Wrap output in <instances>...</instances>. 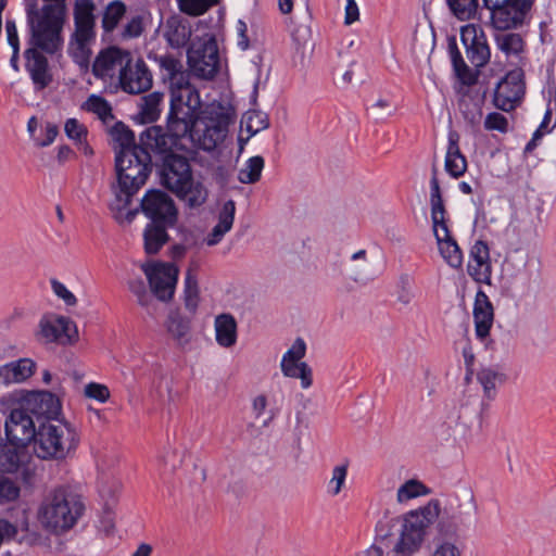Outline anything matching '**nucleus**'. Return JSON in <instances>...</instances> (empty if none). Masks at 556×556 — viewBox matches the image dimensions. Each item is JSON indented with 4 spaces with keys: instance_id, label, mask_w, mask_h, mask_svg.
Instances as JSON below:
<instances>
[{
    "instance_id": "f257e3e1",
    "label": "nucleus",
    "mask_w": 556,
    "mask_h": 556,
    "mask_svg": "<svg viewBox=\"0 0 556 556\" xmlns=\"http://www.w3.org/2000/svg\"><path fill=\"white\" fill-rule=\"evenodd\" d=\"M25 12L30 37L24 52L25 70L36 90L46 89L53 80L48 59L42 54H54L63 47L62 30L65 18L62 9L39 7L37 0H25Z\"/></svg>"
},
{
    "instance_id": "f03ea898",
    "label": "nucleus",
    "mask_w": 556,
    "mask_h": 556,
    "mask_svg": "<svg viewBox=\"0 0 556 556\" xmlns=\"http://www.w3.org/2000/svg\"><path fill=\"white\" fill-rule=\"evenodd\" d=\"M151 150L115 155L116 184L112 185L114 200L110 204L118 223H131L138 210H128L132 197L147 182L152 170Z\"/></svg>"
},
{
    "instance_id": "7ed1b4c3",
    "label": "nucleus",
    "mask_w": 556,
    "mask_h": 556,
    "mask_svg": "<svg viewBox=\"0 0 556 556\" xmlns=\"http://www.w3.org/2000/svg\"><path fill=\"white\" fill-rule=\"evenodd\" d=\"M141 142L159 156L161 184L173 193L182 191L193 176L188 159L175 152L185 149V144L161 126L147 128L141 134Z\"/></svg>"
},
{
    "instance_id": "20e7f679",
    "label": "nucleus",
    "mask_w": 556,
    "mask_h": 556,
    "mask_svg": "<svg viewBox=\"0 0 556 556\" xmlns=\"http://www.w3.org/2000/svg\"><path fill=\"white\" fill-rule=\"evenodd\" d=\"M186 125L173 128L166 123V130L180 142L189 141L193 148L213 151L224 141L228 132L229 117L220 108L190 110L182 119Z\"/></svg>"
},
{
    "instance_id": "39448f33",
    "label": "nucleus",
    "mask_w": 556,
    "mask_h": 556,
    "mask_svg": "<svg viewBox=\"0 0 556 556\" xmlns=\"http://www.w3.org/2000/svg\"><path fill=\"white\" fill-rule=\"evenodd\" d=\"M84 510L85 504L79 495L58 489L40 504L38 520L46 530L63 533L77 523Z\"/></svg>"
},
{
    "instance_id": "423d86ee",
    "label": "nucleus",
    "mask_w": 556,
    "mask_h": 556,
    "mask_svg": "<svg viewBox=\"0 0 556 556\" xmlns=\"http://www.w3.org/2000/svg\"><path fill=\"white\" fill-rule=\"evenodd\" d=\"M78 443L79 437L72 424L49 418L38 425L34 452L41 459L63 460L74 455Z\"/></svg>"
},
{
    "instance_id": "0eeeda50",
    "label": "nucleus",
    "mask_w": 556,
    "mask_h": 556,
    "mask_svg": "<svg viewBox=\"0 0 556 556\" xmlns=\"http://www.w3.org/2000/svg\"><path fill=\"white\" fill-rule=\"evenodd\" d=\"M441 511L440 502L430 500L425 506L407 511L402 517L400 538L393 547L395 556H412L425 542L430 527Z\"/></svg>"
},
{
    "instance_id": "6e6552de",
    "label": "nucleus",
    "mask_w": 556,
    "mask_h": 556,
    "mask_svg": "<svg viewBox=\"0 0 556 556\" xmlns=\"http://www.w3.org/2000/svg\"><path fill=\"white\" fill-rule=\"evenodd\" d=\"M96 5L92 0H76L74 7V33L70 40V52L76 63L89 62L91 45L96 41Z\"/></svg>"
},
{
    "instance_id": "1a4fd4ad",
    "label": "nucleus",
    "mask_w": 556,
    "mask_h": 556,
    "mask_svg": "<svg viewBox=\"0 0 556 556\" xmlns=\"http://www.w3.org/2000/svg\"><path fill=\"white\" fill-rule=\"evenodd\" d=\"M170 104L166 123L173 128H181L186 125L182 121L190 110H200L201 98L198 89L189 81V74L181 68L177 74L170 76Z\"/></svg>"
},
{
    "instance_id": "9d476101",
    "label": "nucleus",
    "mask_w": 556,
    "mask_h": 556,
    "mask_svg": "<svg viewBox=\"0 0 556 556\" xmlns=\"http://www.w3.org/2000/svg\"><path fill=\"white\" fill-rule=\"evenodd\" d=\"M535 0H483L490 11V23L498 30L516 29L523 25Z\"/></svg>"
},
{
    "instance_id": "9b49d317",
    "label": "nucleus",
    "mask_w": 556,
    "mask_h": 556,
    "mask_svg": "<svg viewBox=\"0 0 556 556\" xmlns=\"http://www.w3.org/2000/svg\"><path fill=\"white\" fill-rule=\"evenodd\" d=\"M188 64L197 77L212 79L219 70V53L216 39L205 34L197 38L187 52Z\"/></svg>"
},
{
    "instance_id": "f8f14e48",
    "label": "nucleus",
    "mask_w": 556,
    "mask_h": 556,
    "mask_svg": "<svg viewBox=\"0 0 556 556\" xmlns=\"http://www.w3.org/2000/svg\"><path fill=\"white\" fill-rule=\"evenodd\" d=\"M141 269L147 276L152 293L162 302L173 299L179 270L174 264H142Z\"/></svg>"
},
{
    "instance_id": "ddd939ff",
    "label": "nucleus",
    "mask_w": 556,
    "mask_h": 556,
    "mask_svg": "<svg viewBox=\"0 0 556 556\" xmlns=\"http://www.w3.org/2000/svg\"><path fill=\"white\" fill-rule=\"evenodd\" d=\"M140 207L150 223L162 225H176L177 223L178 211L174 200L162 190H148L141 200Z\"/></svg>"
},
{
    "instance_id": "4468645a",
    "label": "nucleus",
    "mask_w": 556,
    "mask_h": 556,
    "mask_svg": "<svg viewBox=\"0 0 556 556\" xmlns=\"http://www.w3.org/2000/svg\"><path fill=\"white\" fill-rule=\"evenodd\" d=\"M525 90L523 71L515 68L497 83L493 94V104L502 111L509 112L520 104Z\"/></svg>"
},
{
    "instance_id": "2eb2a0df",
    "label": "nucleus",
    "mask_w": 556,
    "mask_h": 556,
    "mask_svg": "<svg viewBox=\"0 0 556 556\" xmlns=\"http://www.w3.org/2000/svg\"><path fill=\"white\" fill-rule=\"evenodd\" d=\"M36 336L43 343L73 344L78 340V330L70 318L49 315L40 319Z\"/></svg>"
},
{
    "instance_id": "dca6fc26",
    "label": "nucleus",
    "mask_w": 556,
    "mask_h": 556,
    "mask_svg": "<svg viewBox=\"0 0 556 556\" xmlns=\"http://www.w3.org/2000/svg\"><path fill=\"white\" fill-rule=\"evenodd\" d=\"M37 429L31 415L24 408L12 409L4 424L7 439L13 445L35 443Z\"/></svg>"
},
{
    "instance_id": "f3484780",
    "label": "nucleus",
    "mask_w": 556,
    "mask_h": 556,
    "mask_svg": "<svg viewBox=\"0 0 556 556\" xmlns=\"http://www.w3.org/2000/svg\"><path fill=\"white\" fill-rule=\"evenodd\" d=\"M460 39L466 49V56L472 66L480 68L490 61L491 51L481 27L473 24L463 26Z\"/></svg>"
},
{
    "instance_id": "a211bd4d",
    "label": "nucleus",
    "mask_w": 556,
    "mask_h": 556,
    "mask_svg": "<svg viewBox=\"0 0 556 556\" xmlns=\"http://www.w3.org/2000/svg\"><path fill=\"white\" fill-rule=\"evenodd\" d=\"M306 352V345L303 339L298 338L291 348L283 354L281 359V371L286 377L299 378L303 389H307L313 383L311 367L301 362Z\"/></svg>"
},
{
    "instance_id": "6ab92c4d",
    "label": "nucleus",
    "mask_w": 556,
    "mask_h": 556,
    "mask_svg": "<svg viewBox=\"0 0 556 556\" xmlns=\"http://www.w3.org/2000/svg\"><path fill=\"white\" fill-rule=\"evenodd\" d=\"M130 61V53L117 47H110L102 50L92 64V74L97 78H113L116 73L118 76Z\"/></svg>"
},
{
    "instance_id": "aec40b11",
    "label": "nucleus",
    "mask_w": 556,
    "mask_h": 556,
    "mask_svg": "<svg viewBox=\"0 0 556 556\" xmlns=\"http://www.w3.org/2000/svg\"><path fill=\"white\" fill-rule=\"evenodd\" d=\"M121 88L128 93H142L152 86V75L143 60L127 63L118 76Z\"/></svg>"
},
{
    "instance_id": "412c9836",
    "label": "nucleus",
    "mask_w": 556,
    "mask_h": 556,
    "mask_svg": "<svg viewBox=\"0 0 556 556\" xmlns=\"http://www.w3.org/2000/svg\"><path fill=\"white\" fill-rule=\"evenodd\" d=\"M467 273L479 283H491L492 266L490 261V250L484 241L479 240L472 245L467 265Z\"/></svg>"
},
{
    "instance_id": "4be33fe9",
    "label": "nucleus",
    "mask_w": 556,
    "mask_h": 556,
    "mask_svg": "<svg viewBox=\"0 0 556 556\" xmlns=\"http://www.w3.org/2000/svg\"><path fill=\"white\" fill-rule=\"evenodd\" d=\"M472 314L476 336L483 341L490 334L494 320V309L489 296L481 289L476 293Z\"/></svg>"
},
{
    "instance_id": "5701e85b",
    "label": "nucleus",
    "mask_w": 556,
    "mask_h": 556,
    "mask_svg": "<svg viewBox=\"0 0 556 556\" xmlns=\"http://www.w3.org/2000/svg\"><path fill=\"white\" fill-rule=\"evenodd\" d=\"M433 231L442 257L451 267L459 268L463 264V253L457 242L451 237L446 220L433 225Z\"/></svg>"
},
{
    "instance_id": "b1692460",
    "label": "nucleus",
    "mask_w": 556,
    "mask_h": 556,
    "mask_svg": "<svg viewBox=\"0 0 556 556\" xmlns=\"http://www.w3.org/2000/svg\"><path fill=\"white\" fill-rule=\"evenodd\" d=\"M478 506L471 490H465L455 503L450 504L451 519L455 525L468 527L475 523Z\"/></svg>"
},
{
    "instance_id": "393cba45",
    "label": "nucleus",
    "mask_w": 556,
    "mask_h": 556,
    "mask_svg": "<svg viewBox=\"0 0 556 556\" xmlns=\"http://www.w3.org/2000/svg\"><path fill=\"white\" fill-rule=\"evenodd\" d=\"M35 362L30 358H21L0 367V387H8L13 383H21L33 376Z\"/></svg>"
},
{
    "instance_id": "a878e982",
    "label": "nucleus",
    "mask_w": 556,
    "mask_h": 556,
    "mask_svg": "<svg viewBox=\"0 0 556 556\" xmlns=\"http://www.w3.org/2000/svg\"><path fill=\"white\" fill-rule=\"evenodd\" d=\"M164 37L173 48L185 47L191 37V25L188 20L173 15L165 23Z\"/></svg>"
},
{
    "instance_id": "bb28decb",
    "label": "nucleus",
    "mask_w": 556,
    "mask_h": 556,
    "mask_svg": "<svg viewBox=\"0 0 556 556\" xmlns=\"http://www.w3.org/2000/svg\"><path fill=\"white\" fill-rule=\"evenodd\" d=\"M110 135L113 140V149L115 151V155H117V152L127 154L137 152L139 150L149 149L142 144L141 141L139 144H136L134 132L122 122H116L114 124L110 130Z\"/></svg>"
},
{
    "instance_id": "cd10ccee",
    "label": "nucleus",
    "mask_w": 556,
    "mask_h": 556,
    "mask_svg": "<svg viewBox=\"0 0 556 556\" xmlns=\"http://www.w3.org/2000/svg\"><path fill=\"white\" fill-rule=\"evenodd\" d=\"M235 201H226L219 212L217 225L212 229L205 239V242L208 247H213L219 243L224 236L231 229L235 220Z\"/></svg>"
},
{
    "instance_id": "c85d7f7f",
    "label": "nucleus",
    "mask_w": 556,
    "mask_h": 556,
    "mask_svg": "<svg viewBox=\"0 0 556 556\" xmlns=\"http://www.w3.org/2000/svg\"><path fill=\"white\" fill-rule=\"evenodd\" d=\"M175 225L148 223L143 230V248L147 254H156L169 240L168 228Z\"/></svg>"
},
{
    "instance_id": "c756f323",
    "label": "nucleus",
    "mask_w": 556,
    "mask_h": 556,
    "mask_svg": "<svg viewBox=\"0 0 556 556\" xmlns=\"http://www.w3.org/2000/svg\"><path fill=\"white\" fill-rule=\"evenodd\" d=\"M216 342L223 348H231L237 342V321L231 314L224 313L215 318Z\"/></svg>"
},
{
    "instance_id": "7c9ffc66",
    "label": "nucleus",
    "mask_w": 556,
    "mask_h": 556,
    "mask_svg": "<svg viewBox=\"0 0 556 556\" xmlns=\"http://www.w3.org/2000/svg\"><path fill=\"white\" fill-rule=\"evenodd\" d=\"M497 49L507 58L521 59L526 42L521 35L516 33L497 34L494 38Z\"/></svg>"
},
{
    "instance_id": "2f4dec72",
    "label": "nucleus",
    "mask_w": 556,
    "mask_h": 556,
    "mask_svg": "<svg viewBox=\"0 0 556 556\" xmlns=\"http://www.w3.org/2000/svg\"><path fill=\"white\" fill-rule=\"evenodd\" d=\"M174 194L189 207H199L206 202L208 192L204 185L195 181L192 176L190 181L182 187V191H175Z\"/></svg>"
},
{
    "instance_id": "473e14b6",
    "label": "nucleus",
    "mask_w": 556,
    "mask_h": 556,
    "mask_svg": "<svg viewBox=\"0 0 556 556\" xmlns=\"http://www.w3.org/2000/svg\"><path fill=\"white\" fill-rule=\"evenodd\" d=\"M24 446L11 443L0 446V470L2 472H16L24 462Z\"/></svg>"
},
{
    "instance_id": "72a5a7b5",
    "label": "nucleus",
    "mask_w": 556,
    "mask_h": 556,
    "mask_svg": "<svg viewBox=\"0 0 556 556\" xmlns=\"http://www.w3.org/2000/svg\"><path fill=\"white\" fill-rule=\"evenodd\" d=\"M444 166L445 170L454 178L463 176L467 169L466 157L460 152L457 140L452 137L448 141Z\"/></svg>"
},
{
    "instance_id": "f704fd0d",
    "label": "nucleus",
    "mask_w": 556,
    "mask_h": 556,
    "mask_svg": "<svg viewBox=\"0 0 556 556\" xmlns=\"http://www.w3.org/2000/svg\"><path fill=\"white\" fill-rule=\"evenodd\" d=\"M163 97L162 92L153 91L141 98L139 115L143 123H153L160 117Z\"/></svg>"
},
{
    "instance_id": "c9c22d12",
    "label": "nucleus",
    "mask_w": 556,
    "mask_h": 556,
    "mask_svg": "<svg viewBox=\"0 0 556 556\" xmlns=\"http://www.w3.org/2000/svg\"><path fill=\"white\" fill-rule=\"evenodd\" d=\"M477 379L482 386L484 396L488 400H494L496 388L505 381V375L497 370L486 367L481 368L477 374Z\"/></svg>"
},
{
    "instance_id": "e433bc0d",
    "label": "nucleus",
    "mask_w": 556,
    "mask_h": 556,
    "mask_svg": "<svg viewBox=\"0 0 556 556\" xmlns=\"http://www.w3.org/2000/svg\"><path fill=\"white\" fill-rule=\"evenodd\" d=\"M430 206L432 225H438L445 222L446 210L444 206L439 179L434 176H431L430 179Z\"/></svg>"
},
{
    "instance_id": "4c0bfd02",
    "label": "nucleus",
    "mask_w": 556,
    "mask_h": 556,
    "mask_svg": "<svg viewBox=\"0 0 556 556\" xmlns=\"http://www.w3.org/2000/svg\"><path fill=\"white\" fill-rule=\"evenodd\" d=\"M166 329L176 341L186 343L189 340L190 319L182 317L178 312H170L167 317Z\"/></svg>"
},
{
    "instance_id": "58836bf2",
    "label": "nucleus",
    "mask_w": 556,
    "mask_h": 556,
    "mask_svg": "<svg viewBox=\"0 0 556 556\" xmlns=\"http://www.w3.org/2000/svg\"><path fill=\"white\" fill-rule=\"evenodd\" d=\"M430 493L431 490L424 482L418 479H409L397 489L396 502L404 504L410 500L429 495Z\"/></svg>"
},
{
    "instance_id": "ea45409f",
    "label": "nucleus",
    "mask_w": 556,
    "mask_h": 556,
    "mask_svg": "<svg viewBox=\"0 0 556 556\" xmlns=\"http://www.w3.org/2000/svg\"><path fill=\"white\" fill-rule=\"evenodd\" d=\"M265 161L262 156L255 155L250 157L244 166L238 172V180L244 185H253L260 181Z\"/></svg>"
},
{
    "instance_id": "a19ab883",
    "label": "nucleus",
    "mask_w": 556,
    "mask_h": 556,
    "mask_svg": "<svg viewBox=\"0 0 556 556\" xmlns=\"http://www.w3.org/2000/svg\"><path fill=\"white\" fill-rule=\"evenodd\" d=\"M21 496V485L16 478L0 472V506L13 504Z\"/></svg>"
},
{
    "instance_id": "79ce46f5",
    "label": "nucleus",
    "mask_w": 556,
    "mask_h": 556,
    "mask_svg": "<svg viewBox=\"0 0 556 556\" xmlns=\"http://www.w3.org/2000/svg\"><path fill=\"white\" fill-rule=\"evenodd\" d=\"M83 108L96 114L104 124H109L114 119L111 104L101 96H89Z\"/></svg>"
},
{
    "instance_id": "37998d69",
    "label": "nucleus",
    "mask_w": 556,
    "mask_h": 556,
    "mask_svg": "<svg viewBox=\"0 0 556 556\" xmlns=\"http://www.w3.org/2000/svg\"><path fill=\"white\" fill-rule=\"evenodd\" d=\"M126 13V5L121 0H114L110 2L102 16V27L104 31L111 33L113 31L121 20L124 17Z\"/></svg>"
},
{
    "instance_id": "c03bdc74",
    "label": "nucleus",
    "mask_w": 556,
    "mask_h": 556,
    "mask_svg": "<svg viewBox=\"0 0 556 556\" xmlns=\"http://www.w3.org/2000/svg\"><path fill=\"white\" fill-rule=\"evenodd\" d=\"M459 111L470 127L475 128L481 124L483 115L481 101L470 97L463 98L459 102Z\"/></svg>"
},
{
    "instance_id": "a18cd8bd",
    "label": "nucleus",
    "mask_w": 556,
    "mask_h": 556,
    "mask_svg": "<svg viewBox=\"0 0 556 556\" xmlns=\"http://www.w3.org/2000/svg\"><path fill=\"white\" fill-rule=\"evenodd\" d=\"M547 104L546 111L536 130L547 134L556 126V86L549 85L545 91Z\"/></svg>"
},
{
    "instance_id": "49530a36",
    "label": "nucleus",
    "mask_w": 556,
    "mask_h": 556,
    "mask_svg": "<svg viewBox=\"0 0 556 556\" xmlns=\"http://www.w3.org/2000/svg\"><path fill=\"white\" fill-rule=\"evenodd\" d=\"M200 301L199 287L195 274L188 269L185 278L184 302L185 307L191 314H194Z\"/></svg>"
},
{
    "instance_id": "de8ad7c7",
    "label": "nucleus",
    "mask_w": 556,
    "mask_h": 556,
    "mask_svg": "<svg viewBox=\"0 0 556 556\" xmlns=\"http://www.w3.org/2000/svg\"><path fill=\"white\" fill-rule=\"evenodd\" d=\"M451 12L459 21H468L478 10V0H445Z\"/></svg>"
},
{
    "instance_id": "09e8293b",
    "label": "nucleus",
    "mask_w": 556,
    "mask_h": 556,
    "mask_svg": "<svg viewBox=\"0 0 556 556\" xmlns=\"http://www.w3.org/2000/svg\"><path fill=\"white\" fill-rule=\"evenodd\" d=\"M349 463H342L333 467L331 478L327 483V493L337 496L341 493L345 485L348 477Z\"/></svg>"
},
{
    "instance_id": "8fccbe9b",
    "label": "nucleus",
    "mask_w": 556,
    "mask_h": 556,
    "mask_svg": "<svg viewBox=\"0 0 556 556\" xmlns=\"http://www.w3.org/2000/svg\"><path fill=\"white\" fill-rule=\"evenodd\" d=\"M448 50H450L453 67H454V71H455L457 77L460 78L465 83H471V80H472L471 71L465 63L454 39L450 41Z\"/></svg>"
},
{
    "instance_id": "3c124183",
    "label": "nucleus",
    "mask_w": 556,
    "mask_h": 556,
    "mask_svg": "<svg viewBox=\"0 0 556 556\" xmlns=\"http://www.w3.org/2000/svg\"><path fill=\"white\" fill-rule=\"evenodd\" d=\"M218 1L219 0H177V3L181 12L190 16H199L217 4Z\"/></svg>"
},
{
    "instance_id": "603ef678",
    "label": "nucleus",
    "mask_w": 556,
    "mask_h": 556,
    "mask_svg": "<svg viewBox=\"0 0 556 556\" xmlns=\"http://www.w3.org/2000/svg\"><path fill=\"white\" fill-rule=\"evenodd\" d=\"M64 131L66 136L76 143H83L88 134L87 128L76 118H68L65 122Z\"/></svg>"
},
{
    "instance_id": "864d4df0",
    "label": "nucleus",
    "mask_w": 556,
    "mask_h": 556,
    "mask_svg": "<svg viewBox=\"0 0 556 556\" xmlns=\"http://www.w3.org/2000/svg\"><path fill=\"white\" fill-rule=\"evenodd\" d=\"M155 61L160 68L165 73L167 78L177 74V72L184 68L181 61L172 54L159 55L155 58Z\"/></svg>"
},
{
    "instance_id": "5fc2aeb1",
    "label": "nucleus",
    "mask_w": 556,
    "mask_h": 556,
    "mask_svg": "<svg viewBox=\"0 0 556 556\" xmlns=\"http://www.w3.org/2000/svg\"><path fill=\"white\" fill-rule=\"evenodd\" d=\"M508 119L498 112L489 113L484 118V128L489 131H500L506 134L508 131Z\"/></svg>"
},
{
    "instance_id": "6e6d98bb",
    "label": "nucleus",
    "mask_w": 556,
    "mask_h": 556,
    "mask_svg": "<svg viewBox=\"0 0 556 556\" xmlns=\"http://www.w3.org/2000/svg\"><path fill=\"white\" fill-rule=\"evenodd\" d=\"M247 130L251 132V135H255L258 131L266 129L269 126L268 118L262 112H249L247 114Z\"/></svg>"
},
{
    "instance_id": "4d7b16f0",
    "label": "nucleus",
    "mask_w": 556,
    "mask_h": 556,
    "mask_svg": "<svg viewBox=\"0 0 556 556\" xmlns=\"http://www.w3.org/2000/svg\"><path fill=\"white\" fill-rule=\"evenodd\" d=\"M128 288L137 296L139 305L149 306L152 302L151 295L147 291L146 283L140 277L129 280Z\"/></svg>"
},
{
    "instance_id": "13d9d810",
    "label": "nucleus",
    "mask_w": 556,
    "mask_h": 556,
    "mask_svg": "<svg viewBox=\"0 0 556 556\" xmlns=\"http://www.w3.org/2000/svg\"><path fill=\"white\" fill-rule=\"evenodd\" d=\"M84 394L92 400H96L100 403H105L110 399V390L106 386L97 383V382H90L86 384Z\"/></svg>"
},
{
    "instance_id": "bf43d9fd",
    "label": "nucleus",
    "mask_w": 556,
    "mask_h": 556,
    "mask_svg": "<svg viewBox=\"0 0 556 556\" xmlns=\"http://www.w3.org/2000/svg\"><path fill=\"white\" fill-rule=\"evenodd\" d=\"M143 31V18L140 15L132 16L125 25L122 36L123 38H137Z\"/></svg>"
},
{
    "instance_id": "052dcab7",
    "label": "nucleus",
    "mask_w": 556,
    "mask_h": 556,
    "mask_svg": "<svg viewBox=\"0 0 556 556\" xmlns=\"http://www.w3.org/2000/svg\"><path fill=\"white\" fill-rule=\"evenodd\" d=\"M51 287L55 295L62 299L66 305L73 306L77 303L76 296L62 282L53 279Z\"/></svg>"
},
{
    "instance_id": "680f3d73",
    "label": "nucleus",
    "mask_w": 556,
    "mask_h": 556,
    "mask_svg": "<svg viewBox=\"0 0 556 556\" xmlns=\"http://www.w3.org/2000/svg\"><path fill=\"white\" fill-rule=\"evenodd\" d=\"M59 134V128L56 125L52 123H47L45 126V136L43 138H35V144L39 148L50 146Z\"/></svg>"
},
{
    "instance_id": "e2e57ef3",
    "label": "nucleus",
    "mask_w": 556,
    "mask_h": 556,
    "mask_svg": "<svg viewBox=\"0 0 556 556\" xmlns=\"http://www.w3.org/2000/svg\"><path fill=\"white\" fill-rule=\"evenodd\" d=\"M432 556H460V549L451 542H442L435 546Z\"/></svg>"
},
{
    "instance_id": "0e129e2a",
    "label": "nucleus",
    "mask_w": 556,
    "mask_h": 556,
    "mask_svg": "<svg viewBox=\"0 0 556 556\" xmlns=\"http://www.w3.org/2000/svg\"><path fill=\"white\" fill-rule=\"evenodd\" d=\"M371 109L375 115L378 117L391 116L395 111L391 103L386 99H378L371 105Z\"/></svg>"
},
{
    "instance_id": "69168bd1",
    "label": "nucleus",
    "mask_w": 556,
    "mask_h": 556,
    "mask_svg": "<svg viewBox=\"0 0 556 556\" xmlns=\"http://www.w3.org/2000/svg\"><path fill=\"white\" fill-rule=\"evenodd\" d=\"M359 18V10L355 0H346L344 23L351 25Z\"/></svg>"
},
{
    "instance_id": "338daca9",
    "label": "nucleus",
    "mask_w": 556,
    "mask_h": 556,
    "mask_svg": "<svg viewBox=\"0 0 556 556\" xmlns=\"http://www.w3.org/2000/svg\"><path fill=\"white\" fill-rule=\"evenodd\" d=\"M5 31L8 43L11 48H20V39L17 34L16 24L13 20H8L5 23Z\"/></svg>"
},
{
    "instance_id": "774afa93",
    "label": "nucleus",
    "mask_w": 556,
    "mask_h": 556,
    "mask_svg": "<svg viewBox=\"0 0 556 556\" xmlns=\"http://www.w3.org/2000/svg\"><path fill=\"white\" fill-rule=\"evenodd\" d=\"M267 397L264 394H260L254 397L252 408L256 418H260L266 410Z\"/></svg>"
}]
</instances>
